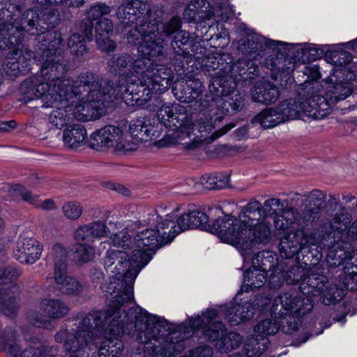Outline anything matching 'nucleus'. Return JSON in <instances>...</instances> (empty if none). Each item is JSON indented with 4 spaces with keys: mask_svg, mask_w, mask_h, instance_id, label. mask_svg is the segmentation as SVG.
<instances>
[{
    "mask_svg": "<svg viewBox=\"0 0 357 357\" xmlns=\"http://www.w3.org/2000/svg\"><path fill=\"white\" fill-rule=\"evenodd\" d=\"M133 56L114 54L108 61L109 72L118 75L121 84L116 88L105 79L91 72L82 73L68 82V112L78 121L96 120L106 114L105 103L121 97L125 88L137 84L138 77L132 70Z\"/></svg>",
    "mask_w": 357,
    "mask_h": 357,
    "instance_id": "1",
    "label": "nucleus"
},
{
    "mask_svg": "<svg viewBox=\"0 0 357 357\" xmlns=\"http://www.w3.org/2000/svg\"><path fill=\"white\" fill-rule=\"evenodd\" d=\"M116 16L125 26H133L128 31V43H140L139 52L153 56L161 55L167 45L162 37L174 36L181 26L178 17L159 24L149 6L140 0H132L120 6Z\"/></svg>",
    "mask_w": 357,
    "mask_h": 357,
    "instance_id": "2",
    "label": "nucleus"
},
{
    "mask_svg": "<svg viewBox=\"0 0 357 357\" xmlns=\"http://www.w3.org/2000/svg\"><path fill=\"white\" fill-rule=\"evenodd\" d=\"M157 116L160 123L170 129L165 137L156 142L159 147L180 144L185 149L192 150L202 142H213L234 127L233 124H228L208 136L213 128L211 116L199 114L192 121L187 116L184 107L178 105H162Z\"/></svg>",
    "mask_w": 357,
    "mask_h": 357,
    "instance_id": "3",
    "label": "nucleus"
},
{
    "mask_svg": "<svg viewBox=\"0 0 357 357\" xmlns=\"http://www.w3.org/2000/svg\"><path fill=\"white\" fill-rule=\"evenodd\" d=\"M119 314L120 312L117 310L112 312L94 311L84 317L78 318L75 324L77 329L74 338L71 340V347L68 349V357H79V349L91 342L96 344V338H92L97 333L96 329L99 331L112 316H114V318L105 331L106 340L102 342L99 349V357H118L123 348L120 337L124 332V327L127 324L125 319H116Z\"/></svg>",
    "mask_w": 357,
    "mask_h": 357,
    "instance_id": "4",
    "label": "nucleus"
},
{
    "mask_svg": "<svg viewBox=\"0 0 357 357\" xmlns=\"http://www.w3.org/2000/svg\"><path fill=\"white\" fill-rule=\"evenodd\" d=\"M249 211L247 210L238 218L229 214L215 219L212 224L208 223V215L200 211H190L180 215L176 222L171 218H175L177 215L174 213L167 215L169 222V232L172 240L179 233L188 229L200 228L215 234L222 242L233 246L240 245L241 247H248L250 241L245 236V223L250 220Z\"/></svg>",
    "mask_w": 357,
    "mask_h": 357,
    "instance_id": "5",
    "label": "nucleus"
},
{
    "mask_svg": "<svg viewBox=\"0 0 357 357\" xmlns=\"http://www.w3.org/2000/svg\"><path fill=\"white\" fill-rule=\"evenodd\" d=\"M134 335L145 356H171L184 349L185 335L181 331H168L162 321L146 311L135 312Z\"/></svg>",
    "mask_w": 357,
    "mask_h": 357,
    "instance_id": "6",
    "label": "nucleus"
},
{
    "mask_svg": "<svg viewBox=\"0 0 357 357\" xmlns=\"http://www.w3.org/2000/svg\"><path fill=\"white\" fill-rule=\"evenodd\" d=\"M312 303L308 298L294 296L289 293L276 296L271 307L273 319L262 320L255 327V332L259 335L276 333L281 328L284 333L296 331L301 324V317L310 312Z\"/></svg>",
    "mask_w": 357,
    "mask_h": 357,
    "instance_id": "7",
    "label": "nucleus"
},
{
    "mask_svg": "<svg viewBox=\"0 0 357 357\" xmlns=\"http://www.w3.org/2000/svg\"><path fill=\"white\" fill-rule=\"evenodd\" d=\"M129 256L126 251L109 250L104 258L106 270L114 275L102 289L110 295L114 307H120L133 298V283L142 268L133 264L132 252Z\"/></svg>",
    "mask_w": 357,
    "mask_h": 357,
    "instance_id": "8",
    "label": "nucleus"
},
{
    "mask_svg": "<svg viewBox=\"0 0 357 357\" xmlns=\"http://www.w3.org/2000/svg\"><path fill=\"white\" fill-rule=\"evenodd\" d=\"M222 82V79L220 77H213V87L214 89L217 86L222 88L221 90L216 91L217 96H220L217 98L206 95L208 99L203 100L204 86L202 82L197 79L190 82L184 80L176 82L172 86V91L175 97L181 102L185 103L195 102V109L202 110L209 107L212 106L213 102H222L223 110L228 113L242 109L244 107L243 96L238 91H232L230 94H227Z\"/></svg>",
    "mask_w": 357,
    "mask_h": 357,
    "instance_id": "9",
    "label": "nucleus"
},
{
    "mask_svg": "<svg viewBox=\"0 0 357 357\" xmlns=\"http://www.w3.org/2000/svg\"><path fill=\"white\" fill-rule=\"evenodd\" d=\"M351 61L350 55L344 52H337L334 56L333 62L336 68L335 70V82L327 84L325 93L322 94H315L319 89V83L316 81H305L303 85V90L306 91L308 95L311 93L318 109L315 114L317 117L323 119L326 116L333 105L339 101L344 100L349 97L353 91L351 83L344 78L341 79V75H344L347 70L345 66Z\"/></svg>",
    "mask_w": 357,
    "mask_h": 357,
    "instance_id": "10",
    "label": "nucleus"
},
{
    "mask_svg": "<svg viewBox=\"0 0 357 357\" xmlns=\"http://www.w3.org/2000/svg\"><path fill=\"white\" fill-rule=\"evenodd\" d=\"M284 205L277 198H271L266 200L263 205L257 200L250 202L238 214V218L247 210L250 212V220L245 223V236L250 241L248 247H241L235 245V247L243 252L250 250L255 245L267 244L271 238V222L266 218H260L263 214L266 216H273L274 220L279 216ZM248 215V214H247ZM247 241V238L243 240Z\"/></svg>",
    "mask_w": 357,
    "mask_h": 357,
    "instance_id": "11",
    "label": "nucleus"
},
{
    "mask_svg": "<svg viewBox=\"0 0 357 357\" xmlns=\"http://www.w3.org/2000/svg\"><path fill=\"white\" fill-rule=\"evenodd\" d=\"M290 274L287 281L289 284L300 282V294H289L308 298L314 306V303L310 295L314 296H321L324 305H329L340 301L344 296V290L338 288L337 285L328 284V278L315 270L305 271L301 266L296 265L291 268Z\"/></svg>",
    "mask_w": 357,
    "mask_h": 357,
    "instance_id": "12",
    "label": "nucleus"
},
{
    "mask_svg": "<svg viewBox=\"0 0 357 357\" xmlns=\"http://www.w3.org/2000/svg\"><path fill=\"white\" fill-rule=\"evenodd\" d=\"M167 221L156 213L152 214L147 224L155 228H147L135 234V249L132 251V263L135 266L144 268L152 258L151 252L172 241Z\"/></svg>",
    "mask_w": 357,
    "mask_h": 357,
    "instance_id": "13",
    "label": "nucleus"
},
{
    "mask_svg": "<svg viewBox=\"0 0 357 357\" xmlns=\"http://www.w3.org/2000/svg\"><path fill=\"white\" fill-rule=\"evenodd\" d=\"M172 78L173 72L170 68L165 65H156L148 79L125 88L123 100L127 105L142 106L151 98L153 93L165 92L171 86Z\"/></svg>",
    "mask_w": 357,
    "mask_h": 357,
    "instance_id": "14",
    "label": "nucleus"
},
{
    "mask_svg": "<svg viewBox=\"0 0 357 357\" xmlns=\"http://www.w3.org/2000/svg\"><path fill=\"white\" fill-rule=\"evenodd\" d=\"M111 8L105 3L91 5L85 10V19L81 22L79 31L80 33H73L68 38V50L70 51V65L73 68L79 66L85 61L87 50L86 40L93 39V22L100 17L110 13Z\"/></svg>",
    "mask_w": 357,
    "mask_h": 357,
    "instance_id": "15",
    "label": "nucleus"
},
{
    "mask_svg": "<svg viewBox=\"0 0 357 357\" xmlns=\"http://www.w3.org/2000/svg\"><path fill=\"white\" fill-rule=\"evenodd\" d=\"M245 261L251 259V250L241 251L238 250ZM252 268L247 270L243 275V282L241 289L245 291L255 290L262 287L266 281L267 268L271 270L272 265L267 267L266 262L274 260V257L268 252H259L252 258Z\"/></svg>",
    "mask_w": 357,
    "mask_h": 357,
    "instance_id": "16",
    "label": "nucleus"
},
{
    "mask_svg": "<svg viewBox=\"0 0 357 357\" xmlns=\"http://www.w3.org/2000/svg\"><path fill=\"white\" fill-rule=\"evenodd\" d=\"M130 135L120 126L107 125L95 131L91 136V145L97 148L114 147L127 152L136 149L135 144L130 142Z\"/></svg>",
    "mask_w": 357,
    "mask_h": 357,
    "instance_id": "17",
    "label": "nucleus"
},
{
    "mask_svg": "<svg viewBox=\"0 0 357 357\" xmlns=\"http://www.w3.org/2000/svg\"><path fill=\"white\" fill-rule=\"evenodd\" d=\"M305 92L307 93L306 91ZM312 94L310 93V95L307 94L305 99L289 98L283 101L277 107L283 123L298 118L302 114L313 119H321L314 115L318 112Z\"/></svg>",
    "mask_w": 357,
    "mask_h": 357,
    "instance_id": "18",
    "label": "nucleus"
},
{
    "mask_svg": "<svg viewBox=\"0 0 357 357\" xmlns=\"http://www.w3.org/2000/svg\"><path fill=\"white\" fill-rule=\"evenodd\" d=\"M314 234L307 235L303 230L290 231L284 236L279 245L281 256L286 259L294 257L299 251L306 248L312 250L317 243Z\"/></svg>",
    "mask_w": 357,
    "mask_h": 357,
    "instance_id": "19",
    "label": "nucleus"
},
{
    "mask_svg": "<svg viewBox=\"0 0 357 357\" xmlns=\"http://www.w3.org/2000/svg\"><path fill=\"white\" fill-rule=\"evenodd\" d=\"M20 234L13 249V257L20 263L32 264L40 257L43 248L33 238L30 230H20Z\"/></svg>",
    "mask_w": 357,
    "mask_h": 357,
    "instance_id": "20",
    "label": "nucleus"
},
{
    "mask_svg": "<svg viewBox=\"0 0 357 357\" xmlns=\"http://www.w3.org/2000/svg\"><path fill=\"white\" fill-rule=\"evenodd\" d=\"M54 261V289L57 296L67 294V250L63 245L56 243L52 248Z\"/></svg>",
    "mask_w": 357,
    "mask_h": 357,
    "instance_id": "21",
    "label": "nucleus"
},
{
    "mask_svg": "<svg viewBox=\"0 0 357 357\" xmlns=\"http://www.w3.org/2000/svg\"><path fill=\"white\" fill-rule=\"evenodd\" d=\"M29 26L35 27L37 34L44 33L50 29H52L57 24L58 16L56 11L50 7L36 8L28 10L26 17Z\"/></svg>",
    "mask_w": 357,
    "mask_h": 357,
    "instance_id": "22",
    "label": "nucleus"
},
{
    "mask_svg": "<svg viewBox=\"0 0 357 357\" xmlns=\"http://www.w3.org/2000/svg\"><path fill=\"white\" fill-rule=\"evenodd\" d=\"M215 310H209L191 321L194 329H203L204 336L211 340H218L224 334L225 327L220 321H213L217 317Z\"/></svg>",
    "mask_w": 357,
    "mask_h": 357,
    "instance_id": "23",
    "label": "nucleus"
},
{
    "mask_svg": "<svg viewBox=\"0 0 357 357\" xmlns=\"http://www.w3.org/2000/svg\"><path fill=\"white\" fill-rule=\"evenodd\" d=\"M33 87L37 98H43L47 106L57 101L65 100L67 96V85L61 82H40L33 84Z\"/></svg>",
    "mask_w": 357,
    "mask_h": 357,
    "instance_id": "24",
    "label": "nucleus"
},
{
    "mask_svg": "<svg viewBox=\"0 0 357 357\" xmlns=\"http://www.w3.org/2000/svg\"><path fill=\"white\" fill-rule=\"evenodd\" d=\"M156 133L155 127L145 117L133 119L130 123V142L135 144L136 149L139 142L157 137Z\"/></svg>",
    "mask_w": 357,
    "mask_h": 357,
    "instance_id": "25",
    "label": "nucleus"
},
{
    "mask_svg": "<svg viewBox=\"0 0 357 357\" xmlns=\"http://www.w3.org/2000/svg\"><path fill=\"white\" fill-rule=\"evenodd\" d=\"M23 30L18 24L14 22L0 23V49H15L23 38Z\"/></svg>",
    "mask_w": 357,
    "mask_h": 357,
    "instance_id": "26",
    "label": "nucleus"
},
{
    "mask_svg": "<svg viewBox=\"0 0 357 357\" xmlns=\"http://www.w3.org/2000/svg\"><path fill=\"white\" fill-rule=\"evenodd\" d=\"M220 313L231 325L236 326L243 321L250 319L254 314V307L249 301L236 303L231 307L223 306Z\"/></svg>",
    "mask_w": 357,
    "mask_h": 357,
    "instance_id": "27",
    "label": "nucleus"
},
{
    "mask_svg": "<svg viewBox=\"0 0 357 357\" xmlns=\"http://www.w3.org/2000/svg\"><path fill=\"white\" fill-rule=\"evenodd\" d=\"M250 93L253 102L266 105L275 102L280 96L277 86L269 81L257 82Z\"/></svg>",
    "mask_w": 357,
    "mask_h": 357,
    "instance_id": "28",
    "label": "nucleus"
},
{
    "mask_svg": "<svg viewBox=\"0 0 357 357\" xmlns=\"http://www.w3.org/2000/svg\"><path fill=\"white\" fill-rule=\"evenodd\" d=\"M66 65L55 61L54 56L45 60L41 66V74L43 77L50 80L52 84L59 82L66 83Z\"/></svg>",
    "mask_w": 357,
    "mask_h": 357,
    "instance_id": "29",
    "label": "nucleus"
},
{
    "mask_svg": "<svg viewBox=\"0 0 357 357\" xmlns=\"http://www.w3.org/2000/svg\"><path fill=\"white\" fill-rule=\"evenodd\" d=\"M139 57L135 59L133 57V63H132V70L134 75L138 77L137 81L142 82L144 79H148L152 73L155 70V64L152 58L153 56L143 54L139 52L137 47Z\"/></svg>",
    "mask_w": 357,
    "mask_h": 357,
    "instance_id": "30",
    "label": "nucleus"
},
{
    "mask_svg": "<svg viewBox=\"0 0 357 357\" xmlns=\"http://www.w3.org/2000/svg\"><path fill=\"white\" fill-rule=\"evenodd\" d=\"M192 51L193 52V57L196 61L201 60V66L203 69L207 72L218 69L220 66V61L222 57L218 54H207L203 57L206 54V49L203 47L199 43H195L192 45Z\"/></svg>",
    "mask_w": 357,
    "mask_h": 357,
    "instance_id": "31",
    "label": "nucleus"
},
{
    "mask_svg": "<svg viewBox=\"0 0 357 357\" xmlns=\"http://www.w3.org/2000/svg\"><path fill=\"white\" fill-rule=\"evenodd\" d=\"M109 225L112 229H121V231L112 233L109 236L111 244L114 247L122 249L121 251L128 252L131 248L132 241L127 229H125L124 225L119 222H109Z\"/></svg>",
    "mask_w": 357,
    "mask_h": 357,
    "instance_id": "32",
    "label": "nucleus"
},
{
    "mask_svg": "<svg viewBox=\"0 0 357 357\" xmlns=\"http://www.w3.org/2000/svg\"><path fill=\"white\" fill-rule=\"evenodd\" d=\"M264 46H271V42L259 36H251L246 41L239 45V50L243 54L256 59L259 56V52L262 51Z\"/></svg>",
    "mask_w": 357,
    "mask_h": 357,
    "instance_id": "33",
    "label": "nucleus"
},
{
    "mask_svg": "<svg viewBox=\"0 0 357 357\" xmlns=\"http://www.w3.org/2000/svg\"><path fill=\"white\" fill-rule=\"evenodd\" d=\"M252 122L259 123L265 129L272 128L283 123L278 107H270L262 110L253 118Z\"/></svg>",
    "mask_w": 357,
    "mask_h": 357,
    "instance_id": "34",
    "label": "nucleus"
},
{
    "mask_svg": "<svg viewBox=\"0 0 357 357\" xmlns=\"http://www.w3.org/2000/svg\"><path fill=\"white\" fill-rule=\"evenodd\" d=\"M39 309L49 319H57L64 316L65 305L59 299L44 298L39 303Z\"/></svg>",
    "mask_w": 357,
    "mask_h": 357,
    "instance_id": "35",
    "label": "nucleus"
},
{
    "mask_svg": "<svg viewBox=\"0 0 357 357\" xmlns=\"http://www.w3.org/2000/svg\"><path fill=\"white\" fill-rule=\"evenodd\" d=\"M351 220V215L346 211L343 206L340 207V210L330 222L331 233L335 238L340 237L347 231Z\"/></svg>",
    "mask_w": 357,
    "mask_h": 357,
    "instance_id": "36",
    "label": "nucleus"
},
{
    "mask_svg": "<svg viewBox=\"0 0 357 357\" xmlns=\"http://www.w3.org/2000/svg\"><path fill=\"white\" fill-rule=\"evenodd\" d=\"M191 43L192 38L190 34L185 31L181 29L173 36L171 46L176 55L187 57L189 51L186 46L190 45L191 47Z\"/></svg>",
    "mask_w": 357,
    "mask_h": 357,
    "instance_id": "37",
    "label": "nucleus"
},
{
    "mask_svg": "<svg viewBox=\"0 0 357 357\" xmlns=\"http://www.w3.org/2000/svg\"><path fill=\"white\" fill-rule=\"evenodd\" d=\"M300 219L298 215V210L293 207L283 206L279 216L274 220V225L278 229H284L288 228L294 223L299 222Z\"/></svg>",
    "mask_w": 357,
    "mask_h": 357,
    "instance_id": "38",
    "label": "nucleus"
},
{
    "mask_svg": "<svg viewBox=\"0 0 357 357\" xmlns=\"http://www.w3.org/2000/svg\"><path fill=\"white\" fill-rule=\"evenodd\" d=\"M268 340L264 336L256 335L249 338L245 345V351L248 357H259L267 348Z\"/></svg>",
    "mask_w": 357,
    "mask_h": 357,
    "instance_id": "39",
    "label": "nucleus"
},
{
    "mask_svg": "<svg viewBox=\"0 0 357 357\" xmlns=\"http://www.w3.org/2000/svg\"><path fill=\"white\" fill-rule=\"evenodd\" d=\"M61 105L54 110L50 118L52 123L59 129H63V139L65 142L67 139V96L65 100L57 101Z\"/></svg>",
    "mask_w": 357,
    "mask_h": 357,
    "instance_id": "40",
    "label": "nucleus"
},
{
    "mask_svg": "<svg viewBox=\"0 0 357 357\" xmlns=\"http://www.w3.org/2000/svg\"><path fill=\"white\" fill-rule=\"evenodd\" d=\"M241 342V336L238 333L231 332L220 337L216 343V347L221 353H227L238 348Z\"/></svg>",
    "mask_w": 357,
    "mask_h": 357,
    "instance_id": "41",
    "label": "nucleus"
},
{
    "mask_svg": "<svg viewBox=\"0 0 357 357\" xmlns=\"http://www.w3.org/2000/svg\"><path fill=\"white\" fill-rule=\"evenodd\" d=\"M234 72L238 73L239 76L243 79H252L253 76L257 75L258 67L254 61L248 59H238L232 66Z\"/></svg>",
    "mask_w": 357,
    "mask_h": 357,
    "instance_id": "42",
    "label": "nucleus"
},
{
    "mask_svg": "<svg viewBox=\"0 0 357 357\" xmlns=\"http://www.w3.org/2000/svg\"><path fill=\"white\" fill-rule=\"evenodd\" d=\"M86 130L82 124H75L68 128V148L76 149L84 144Z\"/></svg>",
    "mask_w": 357,
    "mask_h": 357,
    "instance_id": "43",
    "label": "nucleus"
},
{
    "mask_svg": "<svg viewBox=\"0 0 357 357\" xmlns=\"http://www.w3.org/2000/svg\"><path fill=\"white\" fill-rule=\"evenodd\" d=\"M202 181L206 189H221L229 185V176L222 173L204 175L202 177Z\"/></svg>",
    "mask_w": 357,
    "mask_h": 357,
    "instance_id": "44",
    "label": "nucleus"
},
{
    "mask_svg": "<svg viewBox=\"0 0 357 357\" xmlns=\"http://www.w3.org/2000/svg\"><path fill=\"white\" fill-rule=\"evenodd\" d=\"M302 198L303 199V204L313 208H317L320 211L326 202V194L322 190L314 189L310 192L304 193Z\"/></svg>",
    "mask_w": 357,
    "mask_h": 357,
    "instance_id": "45",
    "label": "nucleus"
},
{
    "mask_svg": "<svg viewBox=\"0 0 357 357\" xmlns=\"http://www.w3.org/2000/svg\"><path fill=\"white\" fill-rule=\"evenodd\" d=\"M291 269L288 273L283 271V268L280 265L274 267L269 278V285L272 289H279L287 279L289 275Z\"/></svg>",
    "mask_w": 357,
    "mask_h": 357,
    "instance_id": "46",
    "label": "nucleus"
},
{
    "mask_svg": "<svg viewBox=\"0 0 357 357\" xmlns=\"http://www.w3.org/2000/svg\"><path fill=\"white\" fill-rule=\"evenodd\" d=\"M26 319L32 326L37 328H47L51 323L44 313L36 310H29L26 313Z\"/></svg>",
    "mask_w": 357,
    "mask_h": 357,
    "instance_id": "47",
    "label": "nucleus"
},
{
    "mask_svg": "<svg viewBox=\"0 0 357 357\" xmlns=\"http://www.w3.org/2000/svg\"><path fill=\"white\" fill-rule=\"evenodd\" d=\"M206 2L204 0H195L191 1L185 10L183 16L189 21L195 20L199 14L204 12L203 9Z\"/></svg>",
    "mask_w": 357,
    "mask_h": 357,
    "instance_id": "48",
    "label": "nucleus"
},
{
    "mask_svg": "<svg viewBox=\"0 0 357 357\" xmlns=\"http://www.w3.org/2000/svg\"><path fill=\"white\" fill-rule=\"evenodd\" d=\"M303 205L304 208L299 216V222H303L308 225L319 218L320 211H319L317 208H313L305 204H303Z\"/></svg>",
    "mask_w": 357,
    "mask_h": 357,
    "instance_id": "49",
    "label": "nucleus"
},
{
    "mask_svg": "<svg viewBox=\"0 0 357 357\" xmlns=\"http://www.w3.org/2000/svg\"><path fill=\"white\" fill-rule=\"evenodd\" d=\"M95 251L87 244H79L75 252V259L81 262H86L93 259Z\"/></svg>",
    "mask_w": 357,
    "mask_h": 357,
    "instance_id": "50",
    "label": "nucleus"
},
{
    "mask_svg": "<svg viewBox=\"0 0 357 357\" xmlns=\"http://www.w3.org/2000/svg\"><path fill=\"white\" fill-rule=\"evenodd\" d=\"M352 271H350V268L346 266L344 268V273L345 277L344 278V284L347 289L351 290H357V266H351Z\"/></svg>",
    "mask_w": 357,
    "mask_h": 357,
    "instance_id": "51",
    "label": "nucleus"
},
{
    "mask_svg": "<svg viewBox=\"0 0 357 357\" xmlns=\"http://www.w3.org/2000/svg\"><path fill=\"white\" fill-rule=\"evenodd\" d=\"M112 35L96 36V42L98 47L104 52H113L116 50V44L111 37Z\"/></svg>",
    "mask_w": 357,
    "mask_h": 357,
    "instance_id": "52",
    "label": "nucleus"
},
{
    "mask_svg": "<svg viewBox=\"0 0 357 357\" xmlns=\"http://www.w3.org/2000/svg\"><path fill=\"white\" fill-rule=\"evenodd\" d=\"M114 25L111 20L104 17L97 21L95 26L96 36L112 35Z\"/></svg>",
    "mask_w": 357,
    "mask_h": 357,
    "instance_id": "53",
    "label": "nucleus"
},
{
    "mask_svg": "<svg viewBox=\"0 0 357 357\" xmlns=\"http://www.w3.org/2000/svg\"><path fill=\"white\" fill-rule=\"evenodd\" d=\"M347 257L345 252L340 250L334 253V250H331L327 256V262L331 266H339L344 263L349 264L348 261H346Z\"/></svg>",
    "mask_w": 357,
    "mask_h": 357,
    "instance_id": "54",
    "label": "nucleus"
},
{
    "mask_svg": "<svg viewBox=\"0 0 357 357\" xmlns=\"http://www.w3.org/2000/svg\"><path fill=\"white\" fill-rule=\"evenodd\" d=\"M93 238L108 236L110 229L104 223L94 222L89 225Z\"/></svg>",
    "mask_w": 357,
    "mask_h": 357,
    "instance_id": "55",
    "label": "nucleus"
},
{
    "mask_svg": "<svg viewBox=\"0 0 357 357\" xmlns=\"http://www.w3.org/2000/svg\"><path fill=\"white\" fill-rule=\"evenodd\" d=\"M21 91L24 102L30 101L34 98H37L36 93H35V89L33 84L31 82L26 81L21 86Z\"/></svg>",
    "mask_w": 357,
    "mask_h": 357,
    "instance_id": "56",
    "label": "nucleus"
},
{
    "mask_svg": "<svg viewBox=\"0 0 357 357\" xmlns=\"http://www.w3.org/2000/svg\"><path fill=\"white\" fill-rule=\"evenodd\" d=\"M75 238L77 241H93V237L89 225H84L78 228L75 232Z\"/></svg>",
    "mask_w": 357,
    "mask_h": 357,
    "instance_id": "57",
    "label": "nucleus"
},
{
    "mask_svg": "<svg viewBox=\"0 0 357 357\" xmlns=\"http://www.w3.org/2000/svg\"><path fill=\"white\" fill-rule=\"evenodd\" d=\"M190 357H213L212 348L206 345L197 347L189 351Z\"/></svg>",
    "mask_w": 357,
    "mask_h": 357,
    "instance_id": "58",
    "label": "nucleus"
},
{
    "mask_svg": "<svg viewBox=\"0 0 357 357\" xmlns=\"http://www.w3.org/2000/svg\"><path fill=\"white\" fill-rule=\"evenodd\" d=\"M82 211L83 207L79 202L75 201L68 202V219H78Z\"/></svg>",
    "mask_w": 357,
    "mask_h": 357,
    "instance_id": "59",
    "label": "nucleus"
},
{
    "mask_svg": "<svg viewBox=\"0 0 357 357\" xmlns=\"http://www.w3.org/2000/svg\"><path fill=\"white\" fill-rule=\"evenodd\" d=\"M38 351V357H56L58 356V349L56 347L40 346Z\"/></svg>",
    "mask_w": 357,
    "mask_h": 357,
    "instance_id": "60",
    "label": "nucleus"
},
{
    "mask_svg": "<svg viewBox=\"0 0 357 357\" xmlns=\"http://www.w3.org/2000/svg\"><path fill=\"white\" fill-rule=\"evenodd\" d=\"M38 347L29 346L20 351L17 354L18 357H38Z\"/></svg>",
    "mask_w": 357,
    "mask_h": 357,
    "instance_id": "61",
    "label": "nucleus"
},
{
    "mask_svg": "<svg viewBox=\"0 0 357 357\" xmlns=\"http://www.w3.org/2000/svg\"><path fill=\"white\" fill-rule=\"evenodd\" d=\"M25 190L26 188L23 185L20 184H15L10 186L8 192L11 197L17 199L22 197V195L24 194Z\"/></svg>",
    "mask_w": 357,
    "mask_h": 357,
    "instance_id": "62",
    "label": "nucleus"
},
{
    "mask_svg": "<svg viewBox=\"0 0 357 357\" xmlns=\"http://www.w3.org/2000/svg\"><path fill=\"white\" fill-rule=\"evenodd\" d=\"M339 206V199L335 195H331L326 206V212L334 211Z\"/></svg>",
    "mask_w": 357,
    "mask_h": 357,
    "instance_id": "63",
    "label": "nucleus"
},
{
    "mask_svg": "<svg viewBox=\"0 0 357 357\" xmlns=\"http://www.w3.org/2000/svg\"><path fill=\"white\" fill-rule=\"evenodd\" d=\"M82 290V286L79 282L73 278H68V294H77Z\"/></svg>",
    "mask_w": 357,
    "mask_h": 357,
    "instance_id": "64",
    "label": "nucleus"
}]
</instances>
